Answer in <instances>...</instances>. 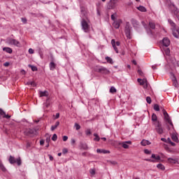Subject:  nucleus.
<instances>
[{
	"instance_id": "2f4dec72",
	"label": "nucleus",
	"mask_w": 179,
	"mask_h": 179,
	"mask_svg": "<svg viewBox=\"0 0 179 179\" xmlns=\"http://www.w3.org/2000/svg\"><path fill=\"white\" fill-rule=\"evenodd\" d=\"M154 110L155 111H160V106L158 104L154 105Z\"/></svg>"
},
{
	"instance_id": "49530a36",
	"label": "nucleus",
	"mask_w": 179,
	"mask_h": 179,
	"mask_svg": "<svg viewBox=\"0 0 179 179\" xmlns=\"http://www.w3.org/2000/svg\"><path fill=\"white\" fill-rule=\"evenodd\" d=\"M3 117V118H6L7 120H9V118H10V115H6V113H5V115Z\"/></svg>"
},
{
	"instance_id": "bb28decb",
	"label": "nucleus",
	"mask_w": 179,
	"mask_h": 179,
	"mask_svg": "<svg viewBox=\"0 0 179 179\" xmlns=\"http://www.w3.org/2000/svg\"><path fill=\"white\" fill-rule=\"evenodd\" d=\"M137 9L138 10H140V12H146V8H145V6H143L137 7Z\"/></svg>"
},
{
	"instance_id": "37998d69",
	"label": "nucleus",
	"mask_w": 179,
	"mask_h": 179,
	"mask_svg": "<svg viewBox=\"0 0 179 179\" xmlns=\"http://www.w3.org/2000/svg\"><path fill=\"white\" fill-rule=\"evenodd\" d=\"M85 134L86 135H92V131L88 129L86 130Z\"/></svg>"
},
{
	"instance_id": "c85d7f7f",
	"label": "nucleus",
	"mask_w": 179,
	"mask_h": 179,
	"mask_svg": "<svg viewBox=\"0 0 179 179\" xmlns=\"http://www.w3.org/2000/svg\"><path fill=\"white\" fill-rule=\"evenodd\" d=\"M157 169H159V170H162V171L166 169V168L164 167V165H163L162 164H158L157 165Z\"/></svg>"
},
{
	"instance_id": "0e129e2a",
	"label": "nucleus",
	"mask_w": 179,
	"mask_h": 179,
	"mask_svg": "<svg viewBox=\"0 0 179 179\" xmlns=\"http://www.w3.org/2000/svg\"><path fill=\"white\" fill-rule=\"evenodd\" d=\"M4 66H9V62L4 63Z\"/></svg>"
},
{
	"instance_id": "ddd939ff",
	"label": "nucleus",
	"mask_w": 179,
	"mask_h": 179,
	"mask_svg": "<svg viewBox=\"0 0 179 179\" xmlns=\"http://www.w3.org/2000/svg\"><path fill=\"white\" fill-rule=\"evenodd\" d=\"M96 71L99 72V73H105V74L109 73L110 72L105 67H99L98 69H96Z\"/></svg>"
},
{
	"instance_id": "aec40b11",
	"label": "nucleus",
	"mask_w": 179,
	"mask_h": 179,
	"mask_svg": "<svg viewBox=\"0 0 179 179\" xmlns=\"http://www.w3.org/2000/svg\"><path fill=\"white\" fill-rule=\"evenodd\" d=\"M151 119L153 122H155V124H157V122H159V121H157V115H156V114L155 113L152 115Z\"/></svg>"
},
{
	"instance_id": "5fc2aeb1",
	"label": "nucleus",
	"mask_w": 179,
	"mask_h": 179,
	"mask_svg": "<svg viewBox=\"0 0 179 179\" xmlns=\"http://www.w3.org/2000/svg\"><path fill=\"white\" fill-rule=\"evenodd\" d=\"M157 64H155V65L152 66V69H153V71L157 69Z\"/></svg>"
},
{
	"instance_id": "9d476101",
	"label": "nucleus",
	"mask_w": 179,
	"mask_h": 179,
	"mask_svg": "<svg viewBox=\"0 0 179 179\" xmlns=\"http://www.w3.org/2000/svg\"><path fill=\"white\" fill-rule=\"evenodd\" d=\"M137 82L140 84L141 86H143L145 89H148V79L146 78H138Z\"/></svg>"
},
{
	"instance_id": "4d7b16f0",
	"label": "nucleus",
	"mask_w": 179,
	"mask_h": 179,
	"mask_svg": "<svg viewBox=\"0 0 179 179\" xmlns=\"http://www.w3.org/2000/svg\"><path fill=\"white\" fill-rule=\"evenodd\" d=\"M76 143V141H75L74 138H72V139H71V144H72V145H75Z\"/></svg>"
},
{
	"instance_id": "473e14b6",
	"label": "nucleus",
	"mask_w": 179,
	"mask_h": 179,
	"mask_svg": "<svg viewBox=\"0 0 179 179\" xmlns=\"http://www.w3.org/2000/svg\"><path fill=\"white\" fill-rule=\"evenodd\" d=\"M122 146L124 149H128V148H129V145H128L125 142L122 143Z\"/></svg>"
},
{
	"instance_id": "f257e3e1",
	"label": "nucleus",
	"mask_w": 179,
	"mask_h": 179,
	"mask_svg": "<svg viewBox=\"0 0 179 179\" xmlns=\"http://www.w3.org/2000/svg\"><path fill=\"white\" fill-rule=\"evenodd\" d=\"M142 24L149 37H153V31L156 29V23L153 21H150L148 24H146L145 22H142Z\"/></svg>"
},
{
	"instance_id": "4c0bfd02",
	"label": "nucleus",
	"mask_w": 179,
	"mask_h": 179,
	"mask_svg": "<svg viewBox=\"0 0 179 179\" xmlns=\"http://www.w3.org/2000/svg\"><path fill=\"white\" fill-rule=\"evenodd\" d=\"M137 72L138 75H140V76H145V75L143 74V71H142V70L138 69Z\"/></svg>"
},
{
	"instance_id": "e2e57ef3",
	"label": "nucleus",
	"mask_w": 179,
	"mask_h": 179,
	"mask_svg": "<svg viewBox=\"0 0 179 179\" xmlns=\"http://www.w3.org/2000/svg\"><path fill=\"white\" fill-rule=\"evenodd\" d=\"M161 141H162V142H167V139H166V138H161Z\"/></svg>"
},
{
	"instance_id": "39448f33",
	"label": "nucleus",
	"mask_w": 179,
	"mask_h": 179,
	"mask_svg": "<svg viewBox=\"0 0 179 179\" xmlns=\"http://www.w3.org/2000/svg\"><path fill=\"white\" fill-rule=\"evenodd\" d=\"M113 48L116 54H118L121 50V43L120 41L115 42V40L113 39Z\"/></svg>"
},
{
	"instance_id": "2eb2a0df",
	"label": "nucleus",
	"mask_w": 179,
	"mask_h": 179,
	"mask_svg": "<svg viewBox=\"0 0 179 179\" xmlns=\"http://www.w3.org/2000/svg\"><path fill=\"white\" fill-rule=\"evenodd\" d=\"M162 44L164 47H169V45H170V39L167 37L164 38L162 40Z\"/></svg>"
},
{
	"instance_id": "4468645a",
	"label": "nucleus",
	"mask_w": 179,
	"mask_h": 179,
	"mask_svg": "<svg viewBox=\"0 0 179 179\" xmlns=\"http://www.w3.org/2000/svg\"><path fill=\"white\" fill-rule=\"evenodd\" d=\"M24 135L27 136H31L34 134V130L31 129H27L24 132Z\"/></svg>"
},
{
	"instance_id": "0eeeda50",
	"label": "nucleus",
	"mask_w": 179,
	"mask_h": 179,
	"mask_svg": "<svg viewBox=\"0 0 179 179\" xmlns=\"http://www.w3.org/2000/svg\"><path fill=\"white\" fill-rule=\"evenodd\" d=\"M163 115L164 117V121H166L167 124H169V125H171V127H173V122H171L170 115H169V113H167V111H166V110H163Z\"/></svg>"
},
{
	"instance_id": "c756f323",
	"label": "nucleus",
	"mask_w": 179,
	"mask_h": 179,
	"mask_svg": "<svg viewBox=\"0 0 179 179\" xmlns=\"http://www.w3.org/2000/svg\"><path fill=\"white\" fill-rule=\"evenodd\" d=\"M94 136L95 137L94 138V141H95L96 142H99L100 141V137L97 134H94Z\"/></svg>"
},
{
	"instance_id": "6ab92c4d",
	"label": "nucleus",
	"mask_w": 179,
	"mask_h": 179,
	"mask_svg": "<svg viewBox=\"0 0 179 179\" xmlns=\"http://www.w3.org/2000/svg\"><path fill=\"white\" fill-rule=\"evenodd\" d=\"M151 159H154L152 160H155V162H159V160H160V156L152 154L151 155Z\"/></svg>"
},
{
	"instance_id": "393cba45",
	"label": "nucleus",
	"mask_w": 179,
	"mask_h": 179,
	"mask_svg": "<svg viewBox=\"0 0 179 179\" xmlns=\"http://www.w3.org/2000/svg\"><path fill=\"white\" fill-rule=\"evenodd\" d=\"M168 162L169 163H172L173 164H176V163H177V162H178V160L169 157V158H168Z\"/></svg>"
},
{
	"instance_id": "680f3d73",
	"label": "nucleus",
	"mask_w": 179,
	"mask_h": 179,
	"mask_svg": "<svg viewBox=\"0 0 179 179\" xmlns=\"http://www.w3.org/2000/svg\"><path fill=\"white\" fill-rule=\"evenodd\" d=\"M113 93H117V89L114 87H113Z\"/></svg>"
},
{
	"instance_id": "20e7f679",
	"label": "nucleus",
	"mask_w": 179,
	"mask_h": 179,
	"mask_svg": "<svg viewBox=\"0 0 179 179\" xmlns=\"http://www.w3.org/2000/svg\"><path fill=\"white\" fill-rule=\"evenodd\" d=\"M131 30H132V27H131V25L129 24V22L126 23V26L124 28V33H125L126 37L129 38V40H131V38H132Z\"/></svg>"
},
{
	"instance_id": "8fccbe9b",
	"label": "nucleus",
	"mask_w": 179,
	"mask_h": 179,
	"mask_svg": "<svg viewBox=\"0 0 179 179\" xmlns=\"http://www.w3.org/2000/svg\"><path fill=\"white\" fill-rule=\"evenodd\" d=\"M29 54H34V50L32 48L29 49Z\"/></svg>"
},
{
	"instance_id": "bf43d9fd",
	"label": "nucleus",
	"mask_w": 179,
	"mask_h": 179,
	"mask_svg": "<svg viewBox=\"0 0 179 179\" xmlns=\"http://www.w3.org/2000/svg\"><path fill=\"white\" fill-rule=\"evenodd\" d=\"M40 145H41V146H43V145H44V140H41V141H40Z\"/></svg>"
},
{
	"instance_id": "79ce46f5",
	"label": "nucleus",
	"mask_w": 179,
	"mask_h": 179,
	"mask_svg": "<svg viewBox=\"0 0 179 179\" xmlns=\"http://www.w3.org/2000/svg\"><path fill=\"white\" fill-rule=\"evenodd\" d=\"M146 162H150L151 163H156V160L152 159H145Z\"/></svg>"
},
{
	"instance_id": "412c9836",
	"label": "nucleus",
	"mask_w": 179,
	"mask_h": 179,
	"mask_svg": "<svg viewBox=\"0 0 179 179\" xmlns=\"http://www.w3.org/2000/svg\"><path fill=\"white\" fill-rule=\"evenodd\" d=\"M59 126V122H56L55 125L51 126V131H55V129H57V128H58V127Z\"/></svg>"
},
{
	"instance_id": "774afa93",
	"label": "nucleus",
	"mask_w": 179,
	"mask_h": 179,
	"mask_svg": "<svg viewBox=\"0 0 179 179\" xmlns=\"http://www.w3.org/2000/svg\"><path fill=\"white\" fill-rule=\"evenodd\" d=\"M110 93H113V87L110 88Z\"/></svg>"
},
{
	"instance_id": "7ed1b4c3",
	"label": "nucleus",
	"mask_w": 179,
	"mask_h": 179,
	"mask_svg": "<svg viewBox=\"0 0 179 179\" xmlns=\"http://www.w3.org/2000/svg\"><path fill=\"white\" fill-rule=\"evenodd\" d=\"M113 27L115 29H120V26L122 24V20L117 18V13L113 14Z\"/></svg>"
},
{
	"instance_id": "864d4df0",
	"label": "nucleus",
	"mask_w": 179,
	"mask_h": 179,
	"mask_svg": "<svg viewBox=\"0 0 179 179\" xmlns=\"http://www.w3.org/2000/svg\"><path fill=\"white\" fill-rule=\"evenodd\" d=\"M131 23H132V24H136V23H138V21H136V20L132 19L131 20Z\"/></svg>"
},
{
	"instance_id": "ea45409f",
	"label": "nucleus",
	"mask_w": 179,
	"mask_h": 179,
	"mask_svg": "<svg viewBox=\"0 0 179 179\" xmlns=\"http://www.w3.org/2000/svg\"><path fill=\"white\" fill-rule=\"evenodd\" d=\"M57 135L55 134H53L52 137V141H53L54 142H55V141H57Z\"/></svg>"
},
{
	"instance_id": "a878e982",
	"label": "nucleus",
	"mask_w": 179,
	"mask_h": 179,
	"mask_svg": "<svg viewBox=\"0 0 179 179\" xmlns=\"http://www.w3.org/2000/svg\"><path fill=\"white\" fill-rule=\"evenodd\" d=\"M173 85L175 87H178V81H177V78H174L173 80Z\"/></svg>"
},
{
	"instance_id": "f704fd0d",
	"label": "nucleus",
	"mask_w": 179,
	"mask_h": 179,
	"mask_svg": "<svg viewBox=\"0 0 179 179\" xmlns=\"http://www.w3.org/2000/svg\"><path fill=\"white\" fill-rule=\"evenodd\" d=\"M172 139L174 141V142H178V137H177L176 135L172 136Z\"/></svg>"
},
{
	"instance_id": "09e8293b",
	"label": "nucleus",
	"mask_w": 179,
	"mask_h": 179,
	"mask_svg": "<svg viewBox=\"0 0 179 179\" xmlns=\"http://www.w3.org/2000/svg\"><path fill=\"white\" fill-rule=\"evenodd\" d=\"M5 112L2 109H0V115H3V117L5 115Z\"/></svg>"
},
{
	"instance_id": "a19ab883",
	"label": "nucleus",
	"mask_w": 179,
	"mask_h": 179,
	"mask_svg": "<svg viewBox=\"0 0 179 179\" xmlns=\"http://www.w3.org/2000/svg\"><path fill=\"white\" fill-rule=\"evenodd\" d=\"M75 127H76V131H79V129L80 128V125H79V124H78V123H76Z\"/></svg>"
},
{
	"instance_id": "423d86ee",
	"label": "nucleus",
	"mask_w": 179,
	"mask_h": 179,
	"mask_svg": "<svg viewBox=\"0 0 179 179\" xmlns=\"http://www.w3.org/2000/svg\"><path fill=\"white\" fill-rule=\"evenodd\" d=\"M7 44L10 45H15L16 47H20V42L16 39L8 38L6 41Z\"/></svg>"
},
{
	"instance_id": "e433bc0d",
	"label": "nucleus",
	"mask_w": 179,
	"mask_h": 179,
	"mask_svg": "<svg viewBox=\"0 0 179 179\" xmlns=\"http://www.w3.org/2000/svg\"><path fill=\"white\" fill-rule=\"evenodd\" d=\"M90 173L91 176H94V174H96V170H94L93 169H90Z\"/></svg>"
},
{
	"instance_id": "c03bdc74",
	"label": "nucleus",
	"mask_w": 179,
	"mask_h": 179,
	"mask_svg": "<svg viewBox=\"0 0 179 179\" xmlns=\"http://www.w3.org/2000/svg\"><path fill=\"white\" fill-rule=\"evenodd\" d=\"M49 99H47L46 103H45V107L48 108V107L50 106V102H48Z\"/></svg>"
},
{
	"instance_id": "de8ad7c7",
	"label": "nucleus",
	"mask_w": 179,
	"mask_h": 179,
	"mask_svg": "<svg viewBox=\"0 0 179 179\" xmlns=\"http://www.w3.org/2000/svg\"><path fill=\"white\" fill-rule=\"evenodd\" d=\"M144 153H145V155H150L151 152L149 150H145Z\"/></svg>"
},
{
	"instance_id": "f8f14e48",
	"label": "nucleus",
	"mask_w": 179,
	"mask_h": 179,
	"mask_svg": "<svg viewBox=\"0 0 179 179\" xmlns=\"http://www.w3.org/2000/svg\"><path fill=\"white\" fill-rule=\"evenodd\" d=\"M96 71L99 72V73H105V74L109 73L110 72L105 67H99L98 69H96Z\"/></svg>"
},
{
	"instance_id": "6e6552de",
	"label": "nucleus",
	"mask_w": 179,
	"mask_h": 179,
	"mask_svg": "<svg viewBox=\"0 0 179 179\" xmlns=\"http://www.w3.org/2000/svg\"><path fill=\"white\" fill-rule=\"evenodd\" d=\"M81 26L85 33H87L89 31V29L90 27L89 26V24L87 23V22H86V20H85V18H83L81 21Z\"/></svg>"
},
{
	"instance_id": "5701e85b",
	"label": "nucleus",
	"mask_w": 179,
	"mask_h": 179,
	"mask_svg": "<svg viewBox=\"0 0 179 179\" xmlns=\"http://www.w3.org/2000/svg\"><path fill=\"white\" fill-rule=\"evenodd\" d=\"M142 146H147V145H150V141H148V140H143L141 142Z\"/></svg>"
},
{
	"instance_id": "603ef678",
	"label": "nucleus",
	"mask_w": 179,
	"mask_h": 179,
	"mask_svg": "<svg viewBox=\"0 0 179 179\" xmlns=\"http://www.w3.org/2000/svg\"><path fill=\"white\" fill-rule=\"evenodd\" d=\"M63 141L64 142H66L68 141V136H63Z\"/></svg>"
},
{
	"instance_id": "dca6fc26",
	"label": "nucleus",
	"mask_w": 179,
	"mask_h": 179,
	"mask_svg": "<svg viewBox=\"0 0 179 179\" xmlns=\"http://www.w3.org/2000/svg\"><path fill=\"white\" fill-rule=\"evenodd\" d=\"M39 97H48V91H39Z\"/></svg>"
},
{
	"instance_id": "c9c22d12",
	"label": "nucleus",
	"mask_w": 179,
	"mask_h": 179,
	"mask_svg": "<svg viewBox=\"0 0 179 179\" xmlns=\"http://www.w3.org/2000/svg\"><path fill=\"white\" fill-rule=\"evenodd\" d=\"M106 59L107 62H109V64H113V59H111V57H106Z\"/></svg>"
},
{
	"instance_id": "69168bd1",
	"label": "nucleus",
	"mask_w": 179,
	"mask_h": 179,
	"mask_svg": "<svg viewBox=\"0 0 179 179\" xmlns=\"http://www.w3.org/2000/svg\"><path fill=\"white\" fill-rule=\"evenodd\" d=\"M56 120H57V118H59V113H57L56 114Z\"/></svg>"
},
{
	"instance_id": "f3484780",
	"label": "nucleus",
	"mask_w": 179,
	"mask_h": 179,
	"mask_svg": "<svg viewBox=\"0 0 179 179\" xmlns=\"http://www.w3.org/2000/svg\"><path fill=\"white\" fill-rule=\"evenodd\" d=\"M25 85H27V86H31L32 87H36V86H37V83H36V81L31 80H29L26 83Z\"/></svg>"
},
{
	"instance_id": "3c124183",
	"label": "nucleus",
	"mask_w": 179,
	"mask_h": 179,
	"mask_svg": "<svg viewBox=\"0 0 179 179\" xmlns=\"http://www.w3.org/2000/svg\"><path fill=\"white\" fill-rule=\"evenodd\" d=\"M21 20L22 23H24V24L27 23V20L26 18H22Z\"/></svg>"
},
{
	"instance_id": "cd10ccee",
	"label": "nucleus",
	"mask_w": 179,
	"mask_h": 179,
	"mask_svg": "<svg viewBox=\"0 0 179 179\" xmlns=\"http://www.w3.org/2000/svg\"><path fill=\"white\" fill-rule=\"evenodd\" d=\"M0 169L2 171H6V168H5V166H3V164H2V161L0 159Z\"/></svg>"
},
{
	"instance_id": "1a4fd4ad",
	"label": "nucleus",
	"mask_w": 179,
	"mask_h": 179,
	"mask_svg": "<svg viewBox=\"0 0 179 179\" xmlns=\"http://www.w3.org/2000/svg\"><path fill=\"white\" fill-rule=\"evenodd\" d=\"M9 162H10V164H15V163H17V166H20L22 164V160L20 159V157H19L16 159L13 156H10Z\"/></svg>"
},
{
	"instance_id": "b1692460",
	"label": "nucleus",
	"mask_w": 179,
	"mask_h": 179,
	"mask_svg": "<svg viewBox=\"0 0 179 179\" xmlns=\"http://www.w3.org/2000/svg\"><path fill=\"white\" fill-rule=\"evenodd\" d=\"M3 51H6L8 54H12L13 52L12 48L8 47L3 48Z\"/></svg>"
},
{
	"instance_id": "6e6d98bb",
	"label": "nucleus",
	"mask_w": 179,
	"mask_h": 179,
	"mask_svg": "<svg viewBox=\"0 0 179 179\" xmlns=\"http://www.w3.org/2000/svg\"><path fill=\"white\" fill-rule=\"evenodd\" d=\"M165 52H166V55H170V49L168 48V49L166 50Z\"/></svg>"
},
{
	"instance_id": "7c9ffc66",
	"label": "nucleus",
	"mask_w": 179,
	"mask_h": 179,
	"mask_svg": "<svg viewBox=\"0 0 179 179\" xmlns=\"http://www.w3.org/2000/svg\"><path fill=\"white\" fill-rule=\"evenodd\" d=\"M29 68H31V71H33V72H36V71H37V67L35 66H32V65L29 64Z\"/></svg>"
},
{
	"instance_id": "4be33fe9",
	"label": "nucleus",
	"mask_w": 179,
	"mask_h": 179,
	"mask_svg": "<svg viewBox=\"0 0 179 179\" xmlns=\"http://www.w3.org/2000/svg\"><path fill=\"white\" fill-rule=\"evenodd\" d=\"M50 71H54V69L57 68V64L54 63V62H51L50 63Z\"/></svg>"
},
{
	"instance_id": "338daca9",
	"label": "nucleus",
	"mask_w": 179,
	"mask_h": 179,
	"mask_svg": "<svg viewBox=\"0 0 179 179\" xmlns=\"http://www.w3.org/2000/svg\"><path fill=\"white\" fill-rule=\"evenodd\" d=\"M50 138H46L47 143H50Z\"/></svg>"
},
{
	"instance_id": "a211bd4d",
	"label": "nucleus",
	"mask_w": 179,
	"mask_h": 179,
	"mask_svg": "<svg viewBox=\"0 0 179 179\" xmlns=\"http://www.w3.org/2000/svg\"><path fill=\"white\" fill-rule=\"evenodd\" d=\"M97 153H103V155H106L107 153H110L109 150H103V149H97L96 150Z\"/></svg>"
},
{
	"instance_id": "58836bf2",
	"label": "nucleus",
	"mask_w": 179,
	"mask_h": 179,
	"mask_svg": "<svg viewBox=\"0 0 179 179\" xmlns=\"http://www.w3.org/2000/svg\"><path fill=\"white\" fill-rule=\"evenodd\" d=\"M168 3H169V6H173V8H176V5L174 4L173 2H171V1L169 0L168 1Z\"/></svg>"
},
{
	"instance_id": "72a5a7b5",
	"label": "nucleus",
	"mask_w": 179,
	"mask_h": 179,
	"mask_svg": "<svg viewBox=\"0 0 179 179\" xmlns=\"http://www.w3.org/2000/svg\"><path fill=\"white\" fill-rule=\"evenodd\" d=\"M146 101L148 104H151L152 103V98H150V96H147Z\"/></svg>"
},
{
	"instance_id": "f03ea898",
	"label": "nucleus",
	"mask_w": 179,
	"mask_h": 179,
	"mask_svg": "<svg viewBox=\"0 0 179 179\" xmlns=\"http://www.w3.org/2000/svg\"><path fill=\"white\" fill-rule=\"evenodd\" d=\"M168 22L171 24V27H173V29H172L173 36H175L176 38H178V37H179V28H178V27H177L176 23H174V22L173 20H171V19H169Z\"/></svg>"
},
{
	"instance_id": "13d9d810",
	"label": "nucleus",
	"mask_w": 179,
	"mask_h": 179,
	"mask_svg": "<svg viewBox=\"0 0 179 179\" xmlns=\"http://www.w3.org/2000/svg\"><path fill=\"white\" fill-rule=\"evenodd\" d=\"M127 145H132V142L131 141H124Z\"/></svg>"
},
{
	"instance_id": "052dcab7",
	"label": "nucleus",
	"mask_w": 179,
	"mask_h": 179,
	"mask_svg": "<svg viewBox=\"0 0 179 179\" xmlns=\"http://www.w3.org/2000/svg\"><path fill=\"white\" fill-rule=\"evenodd\" d=\"M48 156H49L50 160H51V161L54 160V157H52V155H49Z\"/></svg>"
},
{
	"instance_id": "a18cd8bd",
	"label": "nucleus",
	"mask_w": 179,
	"mask_h": 179,
	"mask_svg": "<svg viewBox=\"0 0 179 179\" xmlns=\"http://www.w3.org/2000/svg\"><path fill=\"white\" fill-rule=\"evenodd\" d=\"M81 13L83 16H86V11L85 10V9H81Z\"/></svg>"
},
{
	"instance_id": "9b49d317",
	"label": "nucleus",
	"mask_w": 179,
	"mask_h": 179,
	"mask_svg": "<svg viewBox=\"0 0 179 179\" xmlns=\"http://www.w3.org/2000/svg\"><path fill=\"white\" fill-rule=\"evenodd\" d=\"M155 129L159 135H162L163 134V128L162 127V124H160V122H157V124H155Z\"/></svg>"
}]
</instances>
